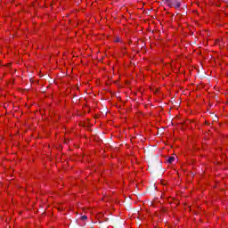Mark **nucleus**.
Segmentation results:
<instances>
[{"instance_id": "nucleus-3", "label": "nucleus", "mask_w": 228, "mask_h": 228, "mask_svg": "<svg viewBox=\"0 0 228 228\" xmlns=\"http://www.w3.org/2000/svg\"><path fill=\"white\" fill-rule=\"evenodd\" d=\"M174 161H175V157H169L167 159V163H169V164L174 163Z\"/></svg>"}, {"instance_id": "nucleus-4", "label": "nucleus", "mask_w": 228, "mask_h": 228, "mask_svg": "<svg viewBox=\"0 0 228 228\" xmlns=\"http://www.w3.org/2000/svg\"><path fill=\"white\" fill-rule=\"evenodd\" d=\"M80 218H81L82 220H88V216H82Z\"/></svg>"}, {"instance_id": "nucleus-1", "label": "nucleus", "mask_w": 228, "mask_h": 228, "mask_svg": "<svg viewBox=\"0 0 228 228\" xmlns=\"http://www.w3.org/2000/svg\"><path fill=\"white\" fill-rule=\"evenodd\" d=\"M173 8L179 10L181 8V0H173Z\"/></svg>"}, {"instance_id": "nucleus-2", "label": "nucleus", "mask_w": 228, "mask_h": 228, "mask_svg": "<svg viewBox=\"0 0 228 228\" xmlns=\"http://www.w3.org/2000/svg\"><path fill=\"white\" fill-rule=\"evenodd\" d=\"M165 4L169 8H174V0H165Z\"/></svg>"}, {"instance_id": "nucleus-5", "label": "nucleus", "mask_w": 228, "mask_h": 228, "mask_svg": "<svg viewBox=\"0 0 228 228\" xmlns=\"http://www.w3.org/2000/svg\"><path fill=\"white\" fill-rule=\"evenodd\" d=\"M10 65H12V64H7V67H10Z\"/></svg>"}]
</instances>
